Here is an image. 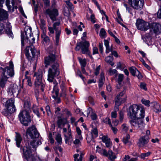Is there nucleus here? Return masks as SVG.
<instances>
[{"instance_id":"e2e57ef3","label":"nucleus","mask_w":161,"mask_h":161,"mask_svg":"<svg viewBox=\"0 0 161 161\" xmlns=\"http://www.w3.org/2000/svg\"><path fill=\"white\" fill-rule=\"evenodd\" d=\"M117 72V71L115 69H110L109 70V73L111 75L116 73Z\"/></svg>"},{"instance_id":"864d4df0","label":"nucleus","mask_w":161,"mask_h":161,"mask_svg":"<svg viewBox=\"0 0 161 161\" xmlns=\"http://www.w3.org/2000/svg\"><path fill=\"white\" fill-rule=\"evenodd\" d=\"M26 79L27 80L28 85L30 86H32V83L31 78L30 77L26 76Z\"/></svg>"},{"instance_id":"3c124183","label":"nucleus","mask_w":161,"mask_h":161,"mask_svg":"<svg viewBox=\"0 0 161 161\" xmlns=\"http://www.w3.org/2000/svg\"><path fill=\"white\" fill-rule=\"evenodd\" d=\"M122 128L123 130L127 132L129 129L128 126L125 124H123L122 125Z\"/></svg>"},{"instance_id":"2eb2a0df","label":"nucleus","mask_w":161,"mask_h":161,"mask_svg":"<svg viewBox=\"0 0 161 161\" xmlns=\"http://www.w3.org/2000/svg\"><path fill=\"white\" fill-rule=\"evenodd\" d=\"M126 92V90L124 89V90L121 92H120L118 94L115 99V102H116V104L117 105L121 104L125 102L126 99V97L124 96Z\"/></svg>"},{"instance_id":"37998d69","label":"nucleus","mask_w":161,"mask_h":161,"mask_svg":"<svg viewBox=\"0 0 161 161\" xmlns=\"http://www.w3.org/2000/svg\"><path fill=\"white\" fill-rule=\"evenodd\" d=\"M55 140L58 144H61L62 143V138L60 134H58L56 135Z\"/></svg>"},{"instance_id":"7c9ffc66","label":"nucleus","mask_w":161,"mask_h":161,"mask_svg":"<svg viewBox=\"0 0 161 161\" xmlns=\"http://www.w3.org/2000/svg\"><path fill=\"white\" fill-rule=\"evenodd\" d=\"M42 38L44 45H48L50 43V40L49 37L45 34H43L42 35Z\"/></svg>"},{"instance_id":"1a4fd4ad","label":"nucleus","mask_w":161,"mask_h":161,"mask_svg":"<svg viewBox=\"0 0 161 161\" xmlns=\"http://www.w3.org/2000/svg\"><path fill=\"white\" fill-rule=\"evenodd\" d=\"M5 31L9 38H13L14 35L12 31V26L10 23L7 22L5 28L4 24L0 21V35L4 33Z\"/></svg>"},{"instance_id":"a211bd4d","label":"nucleus","mask_w":161,"mask_h":161,"mask_svg":"<svg viewBox=\"0 0 161 161\" xmlns=\"http://www.w3.org/2000/svg\"><path fill=\"white\" fill-rule=\"evenodd\" d=\"M151 32H153L156 34H158L161 32V25L158 23H153L150 25V28Z\"/></svg>"},{"instance_id":"0eeeda50","label":"nucleus","mask_w":161,"mask_h":161,"mask_svg":"<svg viewBox=\"0 0 161 161\" xmlns=\"http://www.w3.org/2000/svg\"><path fill=\"white\" fill-rule=\"evenodd\" d=\"M48 29L50 32L51 34L54 33V30L55 31V44L57 46L58 44L60 36L61 33V28L60 26V22H55L53 25V27H49Z\"/></svg>"},{"instance_id":"603ef678","label":"nucleus","mask_w":161,"mask_h":161,"mask_svg":"<svg viewBox=\"0 0 161 161\" xmlns=\"http://www.w3.org/2000/svg\"><path fill=\"white\" fill-rule=\"evenodd\" d=\"M100 69V65L98 66L95 69V71L94 72V74L95 75H97L99 74V70Z\"/></svg>"},{"instance_id":"473e14b6","label":"nucleus","mask_w":161,"mask_h":161,"mask_svg":"<svg viewBox=\"0 0 161 161\" xmlns=\"http://www.w3.org/2000/svg\"><path fill=\"white\" fill-rule=\"evenodd\" d=\"M110 160V161H114V160L117 157L115 153H114L112 150L109 151V153L108 154V156H106Z\"/></svg>"},{"instance_id":"a878e982","label":"nucleus","mask_w":161,"mask_h":161,"mask_svg":"<svg viewBox=\"0 0 161 161\" xmlns=\"http://www.w3.org/2000/svg\"><path fill=\"white\" fill-rule=\"evenodd\" d=\"M60 87L61 90L60 94V96L61 97H64V98H66L67 96V87L63 83H61L60 86Z\"/></svg>"},{"instance_id":"aec40b11","label":"nucleus","mask_w":161,"mask_h":161,"mask_svg":"<svg viewBox=\"0 0 161 161\" xmlns=\"http://www.w3.org/2000/svg\"><path fill=\"white\" fill-rule=\"evenodd\" d=\"M149 136L145 135L142 136L139 140L138 144L139 147H142L147 144L149 141Z\"/></svg>"},{"instance_id":"412c9836","label":"nucleus","mask_w":161,"mask_h":161,"mask_svg":"<svg viewBox=\"0 0 161 161\" xmlns=\"http://www.w3.org/2000/svg\"><path fill=\"white\" fill-rule=\"evenodd\" d=\"M18 89V87L16 84H11L8 88L7 91L9 95L12 96L16 92Z\"/></svg>"},{"instance_id":"4c0bfd02","label":"nucleus","mask_w":161,"mask_h":161,"mask_svg":"<svg viewBox=\"0 0 161 161\" xmlns=\"http://www.w3.org/2000/svg\"><path fill=\"white\" fill-rule=\"evenodd\" d=\"M129 70L131 75L133 76H136V73L138 72V70L134 66L130 67Z\"/></svg>"},{"instance_id":"c85d7f7f","label":"nucleus","mask_w":161,"mask_h":161,"mask_svg":"<svg viewBox=\"0 0 161 161\" xmlns=\"http://www.w3.org/2000/svg\"><path fill=\"white\" fill-rule=\"evenodd\" d=\"M90 113H91V114L90 115L91 119L93 120H96L97 119V116L95 113L93 112V110L91 108H88L87 116V117H88L89 114Z\"/></svg>"},{"instance_id":"f03ea898","label":"nucleus","mask_w":161,"mask_h":161,"mask_svg":"<svg viewBox=\"0 0 161 161\" xmlns=\"http://www.w3.org/2000/svg\"><path fill=\"white\" fill-rule=\"evenodd\" d=\"M0 86L2 88L5 87L8 79L14 77V65L13 62L10 61L9 63L0 64Z\"/></svg>"},{"instance_id":"f3484780","label":"nucleus","mask_w":161,"mask_h":161,"mask_svg":"<svg viewBox=\"0 0 161 161\" xmlns=\"http://www.w3.org/2000/svg\"><path fill=\"white\" fill-rule=\"evenodd\" d=\"M15 100L14 98L8 99L6 102L3 103L5 108H10L12 110L15 111L16 108L14 105Z\"/></svg>"},{"instance_id":"393cba45","label":"nucleus","mask_w":161,"mask_h":161,"mask_svg":"<svg viewBox=\"0 0 161 161\" xmlns=\"http://www.w3.org/2000/svg\"><path fill=\"white\" fill-rule=\"evenodd\" d=\"M8 17V14L7 12L3 9L0 8V21L2 20H6Z\"/></svg>"},{"instance_id":"a19ab883","label":"nucleus","mask_w":161,"mask_h":161,"mask_svg":"<svg viewBox=\"0 0 161 161\" xmlns=\"http://www.w3.org/2000/svg\"><path fill=\"white\" fill-rule=\"evenodd\" d=\"M32 109L34 113L38 118H39L40 117V114L37 107L36 105H33Z\"/></svg>"},{"instance_id":"09e8293b","label":"nucleus","mask_w":161,"mask_h":161,"mask_svg":"<svg viewBox=\"0 0 161 161\" xmlns=\"http://www.w3.org/2000/svg\"><path fill=\"white\" fill-rule=\"evenodd\" d=\"M94 137L91 136V134H90L89 135H87L86 138L87 142L89 143L91 141L94 142Z\"/></svg>"},{"instance_id":"c9c22d12","label":"nucleus","mask_w":161,"mask_h":161,"mask_svg":"<svg viewBox=\"0 0 161 161\" xmlns=\"http://www.w3.org/2000/svg\"><path fill=\"white\" fill-rule=\"evenodd\" d=\"M117 76L116 79V81L119 84L121 85V82L122 81L124 78V75L123 74H119L117 75H116Z\"/></svg>"},{"instance_id":"4be33fe9","label":"nucleus","mask_w":161,"mask_h":161,"mask_svg":"<svg viewBox=\"0 0 161 161\" xmlns=\"http://www.w3.org/2000/svg\"><path fill=\"white\" fill-rule=\"evenodd\" d=\"M16 135L15 137V141L16 142V145L18 147H20V149L21 147H23L25 146H21L20 144L22 141V138L21 136L18 132H15Z\"/></svg>"},{"instance_id":"6e6d98bb","label":"nucleus","mask_w":161,"mask_h":161,"mask_svg":"<svg viewBox=\"0 0 161 161\" xmlns=\"http://www.w3.org/2000/svg\"><path fill=\"white\" fill-rule=\"evenodd\" d=\"M140 87L142 89H143L145 91H146L147 90L146 84L143 83H141Z\"/></svg>"},{"instance_id":"0e129e2a","label":"nucleus","mask_w":161,"mask_h":161,"mask_svg":"<svg viewBox=\"0 0 161 161\" xmlns=\"http://www.w3.org/2000/svg\"><path fill=\"white\" fill-rule=\"evenodd\" d=\"M63 112H64L66 113V114L68 116H71L72 115V114L67 109H65L63 111Z\"/></svg>"},{"instance_id":"ddd939ff","label":"nucleus","mask_w":161,"mask_h":161,"mask_svg":"<svg viewBox=\"0 0 161 161\" xmlns=\"http://www.w3.org/2000/svg\"><path fill=\"white\" fill-rule=\"evenodd\" d=\"M31 30V27L26 26L25 28L24 32L23 33L22 32L21 33V42L22 46L24 45V41L25 37L27 40H28L30 41V40L29 39V38L32 37V35H33V34L32 33Z\"/></svg>"},{"instance_id":"6ab92c4d","label":"nucleus","mask_w":161,"mask_h":161,"mask_svg":"<svg viewBox=\"0 0 161 161\" xmlns=\"http://www.w3.org/2000/svg\"><path fill=\"white\" fill-rule=\"evenodd\" d=\"M56 60V57L53 54H51L45 58L44 63L46 64L45 66L47 67V66L54 63Z\"/></svg>"},{"instance_id":"052dcab7","label":"nucleus","mask_w":161,"mask_h":161,"mask_svg":"<svg viewBox=\"0 0 161 161\" xmlns=\"http://www.w3.org/2000/svg\"><path fill=\"white\" fill-rule=\"evenodd\" d=\"M46 111L47 112V114L48 116L51 115V111L49 106H47L46 107Z\"/></svg>"},{"instance_id":"423d86ee","label":"nucleus","mask_w":161,"mask_h":161,"mask_svg":"<svg viewBox=\"0 0 161 161\" xmlns=\"http://www.w3.org/2000/svg\"><path fill=\"white\" fill-rule=\"evenodd\" d=\"M59 73L58 64L57 63H54L48 70L47 80L50 82H53L54 78L58 76Z\"/></svg>"},{"instance_id":"338daca9","label":"nucleus","mask_w":161,"mask_h":161,"mask_svg":"<svg viewBox=\"0 0 161 161\" xmlns=\"http://www.w3.org/2000/svg\"><path fill=\"white\" fill-rule=\"evenodd\" d=\"M45 5L48 7L50 5V1L49 0H42Z\"/></svg>"},{"instance_id":"ea45409f","label":"nucleus","mask_w":161,"mask_h":161,"mask_svg":"<svg viewBox=\"0 0 161 161\" xmlns=\"http://www.w3.org/2000/svg\"><path fill=\"white\" fill-rule=\"evenodd\" d=\"M90 134L91 136H93L95 138H96L98 135V131L97 128H93L91 130Z\"/></svg>"},{"instance_id":"a18cd8bd","label":"nucleus","mask_w":161,"mask_h":161,"mask_svg":"<svg viewBox=\"0 0 161 161\" xmlns=\"http://www.w3.org/2000/svg\"><path fill=\"white\" fill-rule=\"evenodd\" d=\"M130 138V136L129 134L126 135L122 139V142L124 144H126L128 143Z\"/></svg>"},{"instance_id":"f257e3e1","label":"nucleus","mask_w":161,"mask_h":161,"mask_svg":"<svg viewBox=\"0 0 161 161\" xmlns=\"http://www.w3.org/2000/svg\"><path fill=\"white\" fill-rule=\"evenodd\" d=\"M145 109L142 105L136 104L130 106L128 115L131 119L130 123L132 126L142 130L145 126L144 123Z\"/></svg>"},{"instance_id":"9b49d317","label":"nucleus","mask_w":161,"mask_h":161,"mask_svg":"<svg viewBox=\"0 0 161 161\" xmlns=\"http://www.w3.org/2000/svg\"><path fill=\"white\" fill-rule=\"evenodd\" d=\"M30 114L25 111H20L18 115V117L20 122L25 126H28L31 122Z\"/></svg>"},{"instance_id":"bf43d9fd","label":"nucleus","mask_w":161,"mask_h":161,"mask_svg":"<svg viewBox=\"0 0 161 161\" xmlns=\"http://www.w3.org/2000/svg\"><path fill=\"white\" fill-rule=\"evenodd\" d=\"M104 122L106 124H108L110 126L112 124L110 121V119L108 118H106L104 120Z\"/></svg>"},{"instance_id":"79ce46f5","label":"nucleus","mask_w":161,"mask_h":161,"mask_svg":"<svg viewBox=\"0 0 161 161\" xmlns=\"http://www.w3.org/2000/svg\"><path fill=\"white\" fill-rule=\"evenodd\" d=\"M68 135L69 136H68L67 135H66L65 134H64L65 142L66 143L69 141L71 142L73 141V139L71 135V133H70V134H68Z\"/></svg>"},{"instance_id":"5fc2aeb1","label":"nucleus","mask_w":161,"mask_h":161,"mask_svg":"<svg viewBox=\"0 0 161 161\" xmlns=\"http://www.w3.org/2000/svg\"><path fill=\"white\" fill-rule=\"evenodd\" d=\"M46 25L45 21L42 19H40V25L41 27H43Z\"/></svg>"},{"instance_id":"13d9d810","label":"nucleus","mask_w":161,"mask_h":161,"mask_svg":"<svg viewBox=\"0 0 161 161\" xmlns=\"http://www.w3.org/2000/svg\"><path fill=\"white\" fill-rule=\"evenodd\" d=\"M119 120L121 122H122L124 119V114L122 111H120L119 112Z\"/></svg>"},{"instance_id":"7ed1b4c3","label":"nucleus","mask_w":161,"mask_h":161,"mask_svg":"<svg viewBox=\"0 0 161 161\" xmlns=\"http://www.w3.org/2000/svg\"><path fill=\"white\" fill-rule=\"evenodd\" d=\"M128 3L130 5L129 6L125 3L124 5L126 11L132 15H133L134 9L141 10L143 8L144 2L143 0H128Z\"/></svg>"},{"instance_id":"e433bc0d","label":"nucleus","mask_w":161,"mask_h":161,"mask_svg":"<svg viewBox=\"0 0 161 161\" xmlns=\"http://www.w3.org/2000/svg\"><path fill=\"white\" fill-rule=\"evenodd\" d=\"M81 67H86V59L85 58L82 59L80 57L78 58Z\"/></svg>"},{"instance_id":"dca6fc26","label":"nucleus","mask_w":161,"mask_h":161,"mask_svg":"<svg viewBox=\"0 0 161 161\" xmlns=\"http://www.w3.org/2000/svg\"><path fill=\"white\" fill-rule=\"evenodd\" d=\"M45 14L48 15L53 21H55L56 16L58 15V12L56 8H53L52 10L48 8L46 10Z\"/></svg>"},{"instance_id":"f704fd0d","label":"nucleus","mask_w":161,"mask_h":161,"mask_svg":"<svg viewBox=\"0 0 161 161\" xmlns=\"http://www.w3.org/2000/svg\"><path fill=\"white\" fill-rule=\"evenodd\" d=\"M113 58L112 56H107L105 59V61L107 63L110 64L111 66H113L114 63L113 62Z\"/></svg>"},{"instance_id":"cd10ccee","label":"nucleus","mask_w":161,"mask_h":161,"mask_svg":"<svg viewBox=\"0 0 161 161\" xmlns=\"http://www.w3.org/2000/svg\"><path fill=\"white\" fill-rule=\"evenodd\" d=\"M153 104V107L154 111L156 113L160 112L161 111V105L156 102L151 103Z\"/></svg>"},{"instance_id":"20e7f679","label":"nucleus","mask_w":161,"mask_h":161,"mask_svg":"<svg viewBox=\"0 0 161 161\" xmlns=\"http://www.w3.org/2000/svg\"><path fill=\"white\" fill-rule=\"evenodd\" d=\"M20 152L22 153V158L24 160L27 161H42L39 158H35L32 153L31 147V146H25L21 147Z\"/></svg>"},{"instance_id":"5701e85b","label":"nucleus","mask_w":161,"mask_h":161,"mask_svg":"<svg viewBox=\"0 0 161 161\" xmlns=\"http://www.w3.org/2000/svg\"><path fill=\"white\" fill-rule=\"evenodd\" d=\"M15 111L12 110L10 108H5L1 111V113L4 116L6 117L8 119L10 118L12 114L14 113Z\"/></svg>"},{"instance_id":"de8ad7c7","label":"nucleus","mask_w":161,"mask_h":161,"mask_svg":"<svg viewBox=\"0 0 161 161\" xmlns=\"http://www.w3.org/2000/svg\"><path fill=\"white\" fill-rule=\"evenodd\" d=\"M141 102L143 104L147 107H149L150 106V101L148 100L143 98L141 100Z\"/></svg>"},{"instance_id":"2f4dec72","label":"nucleus","mask_w":161,"mask_h":161,"mask_svg":"<svg viewBox=\"0 0 161 161\" xmlns=\"http://www.w3.org/2000/svg\"><path fill=\"white\" fill-rule=\"evenodd\" d=\"M52 93V97L53 98H55L58 97L59 90L56 85H55L54 86Z\"/></svg>"},{"instance_id":"72a5a7b5","label":"nucleus","mask_w":161,"mask_h":161,"mask_svg":"<svg viewBox=\"0 0 161 161\" xmlns=\"http://www.w3.org/2000/svg\"><path fill=\"white\" fill-rule=\"evenodd\" d=\"M96 151L97 152L105 157L108 156V154L109 153V151L107 152L105 149H101V148H99V149H97Z\"/></svg>"},{"instance_id":"f8f14e48","label":"nucleus","mask_w":161,"mask_h":161,"mask_svg":"<svg viewBox=\"0 0 161 161\" xmlns=\"http://www.w3.org/2000/svg\"><path fill=\"white\" fill-rule=\"evenodd\" d=\"M26 135L27 137L29 136L33 139L38 138L40 135L36 128L34 125L30 126L27 129Z\"/></svg>"},{"instance_id":"4d7b16f0","label":"nucleus","mask_w":161,"mask_h":161,"mask_svg":"<svg viewBox=\"0 0 161 161\" xmlns=\"http://www.w3.org/2000/svg\"><path fill=\"white\" fill-rule=\"evenodd\" d=\"M99 48L100 53H102L103 52V47L102 42H99Z\"/></svg>"},{"instance_id":"69168bd1","label":"nucleus","mask_w":161,"mask_h":161,"mask_svg":"<svg viewBox=\"0 0 161 161\" xmlns=\"http://www.w3.org/2000/svg\"><path fill=\"white\" fill-rule=\"evenodd\" d=\"M36 141L33 140L30 142V145L33 148L36 147Z\"/></svg>"},{"instance_id":"8fccbe9b","label":"nucleus","mask_w":161,"mask_h":161,"mask_svg":"<svg viewBox=\"0 0 161 161\" xmlns=\"http://www.w3.org/2000/svg\"><path fill=\"white\" fill-rule=\"evenodd\" d=\"M64 2L69 9H72L73 8V4L69 1H65Z\"/></svg>"},{"instance_id":"9d476101","label":"nucleus","mask_w":161,"mask_h":161,"mask_svg":"<svg viewBox=\"0 0 161 161\" xmlns=\"http://www.w3.org/2000/svg\"><path fill=\"white\" fill-rule=\"evenodd\" d=\"M36 50L33 46H29L26 47L25 51V54L28 59L31 63L35 59Z\"/></svg>"},{"instance_id":"c03bdc74","label":"nucleus","mask_w":161,"mask_h":161,"mask_svg":"<svg viewBox=\"0 0 161 161\" xmlns=\"http://www.w3.org/2000/svg\"><path fill=\"white\" fill-rule=\"evenodd\" d=\"M99 35L102 38H104L106 37V32L104 28H102L101 29Z\"/></svg>"},{"instance_id":"58836bf2","label":"nucleus","mask_w":161,"mask_h":161,"mask_svg":"<svg viewBox=\"0 0 161 161\" xmlns=\"http://www.w3.org/2000/svg\"><path fill=\"white\" fill-rule=\"evenodd\" d=\"M104 79V77L103 75V74L102 73L101 74L100 78L99 80L98 86L99 88L102 87L103 84V80Z\"/></svg>"},{"instance_id":"49530a36","label":"nucleus","mask_w":161,"mask_h":161,"mask_svg":"<svg viewBox=\"0 0 161 161\" xmlns=\"http://www.w3.org/2000/svg\"><path fill=\"white\" fill-rule=\"evenodd\" d=\"M151 153L150 152H148L145 153H142L139 156V157L142 159H144L146 157L149 156L151 154Z\"/></svg>"},{"instance_id":"b1692460","label":"nucleus","mask_w":161,"mask_h":161,"mask_svg":"<svg viewBox=\"0 0 161 161\" xmlns=\"http://www.w3.org/2000/svg\"><path fill=\"white\" fill-rule=\"evenodd\" d=\"M100 138L102 139V142L105 143L106 147H108L111 143L110 139L108 138L107 136H103V134L100 135Z\"/></svg>"},{"instance_id":"6e6552de","label":"nucleus","mask_w":161,"mask_h":161,"mask_svg":"<svg viewBox=\"0 0 161 161\" xmlns=\"http://www.w3.org/2000/svg\"><path fill=\"white\" fill-rule=\"evenodd\" d=\"M43 73L41 70H39L37 72L34 73V77H35L34 84L36 86H41V90L42 92H44V88L45 85L42 82Z\"/></svg>"},{"instance_id":"774afa93","label":"nucleus","mask_w":161,"mask_h":161,"mask_svg":"<svg viewBox=\"0 0 161 161\" xmlns=\"http://www.w3.org/2000/svg\"><path fill=\"white\" fill-rule=\"evenodd\" d=\"M157 16L158 18L161 19V8L159 9L157 13Z\"/></svg>"},{"instance_id":"bb28decb","label":"nucleus","mask_w":161,"mask_h":161,"mask_svg":"<svg viewBox=\"0 0 161 161\" xmlns=\"http://www.w3.org/2000/svg\"><path fill=\"white\" fill-rule=\"evenodd\" d=\"M67 120L66 119L64 118H58L57 124L58 128H61L62 126H64L67 124Z\"/></svg>"},{"instance_id":"4468645a","label":"nucleus","mask_w":161,"mask_h":161,"mask_svg":"<svg viewBox=\"0 0 161 161\" xmlns=\"http://www.w3.org/2000/svg\"><path fill=\"white\" fill-rule=\"evenodd\" d=\"M136 25L138 30L144 31H147L150 27V24L149 23L140 19H137Z\"/></svg>"},{"instance_id":"c756f323","label":"nucleus","mask_w":161,"mask_h":161,"mask_svg":"<svg viewBox=\"0 0 161 161\" xmlns=\"http://www.w3.org/2000/svg\"><path fill=\"white\" fill-rule=\"evenodd\" d=\"M31 104L30 102L27 101L25 102L24 105V110L21 111H25L28 113H30L31 112Z\"/></svg>"},{"instance_id":"680f3d73","label":"nucleus","mask_w":161,"mask_h":161,"mask_svg":"<svg viewBox=\"0 0 161 161\" xmlns=\"http://www.w3.org/2000/svg\"><path fill=\"white\" fill-rule=\"evenodd\" d=\"M98 53V49L97 48L95 47H94L93 49V53L92 54L93 55L97 54Z\"/></svg>"},{"instance_id":"39448f33","label":"nucleus","mask_w":161,"mask_h":161,"mask_svg":"<svg viewBox=\"0 0 161 161\" xmlns=\"http://www.w3.org/2000/svg\"><path fill=\"white\" fill-rule=\"evenodd\" d=\"M89 46L90 43L88 41H81L77 43L76 46L75 48V50L77 51H79L80 49L81 53L82 54H86L91 58L93 59V57L91 54V51L89 49Z\"/></svg>"}]
</instances>
